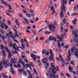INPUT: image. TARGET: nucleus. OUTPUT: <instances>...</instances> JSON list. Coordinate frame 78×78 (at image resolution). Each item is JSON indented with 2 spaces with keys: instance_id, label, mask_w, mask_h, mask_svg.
Here are the masks:
<instances>
[{
  "instance_id": "1",
  "label": "nucleus",
  "mask_w": 78,
  "mask_h": 78,
  "mask_svg": "<svg viewBox=\"0 0 78 78\" xmlns=\"http://www.w3.org/2000/svg\"><path fill=\"white\" fill-rule=\"evenodd\" d=\"M59 69V67L58 66H57L56 68L54 67L53 69L52 68H50L49 69V72L50 73H53V75H54V74H56V71L58 72ZM55 70H56V71H55Z\"/></svg>"
},
{
  "instance_id": "2",
  "label": "nucleus",
  "mask_w": 78,
  "mask_h": 78,
  "mask_svg": "<svg viewBox=\"0 0 78 78\" xmlns=\"http://www.w3.org/2000/svg\"><path fill=\"white\" fill-rule=\"evenodd\" d=\"M61 12L60 13V16L61 17H62L64 16V15H63V11L62 10L63 9L64 12H65V11H66V7H65L64 6H61Z\"/></svg>"
},
{
  "instance_id": "3",
  "label": "nucleus",
  "mask_w": 78,
  "mask_h": 78,
  "mask_svg": "<svg viewBox=\"0 0 78 78\" xmlns=\"http://www.w3.org/2000/svg\"><path fill=\"white\" fill-rule=\"evenodd\" d=\"M48 61V59H47V58H44V59H42V62L43 63H44V64H45L48 67L49 66V64H48V62H46Z\"/></svg>"
},
{
  "instance_id": "4",
  "label": "nucleus",
  "mask_w": 78,
  "mask_h": 78,
  "mask_svg": "<svg viewBox=\"0 0 78 78\" xmlns=\"http://www.w3.org/2000/svg\"><path fill=\"white\" fill-rule=\"evenodd\" d=\"M68 55L67 56L68 59V61H70V59L71 57H70L71 56H72V54L70 53V50H69L68 51Z\"/></svg>"
},
{
  "instance_id": "5",
  "label": "nucleus",
  "mask_w": 78,
  "mask_h": 78,
  "mask_svg": "<svg viewBox=\"0 0 78 78\" xmlns=\"http://www.w3.org/2000/svg\"><path fill=\"white\" fill-rule=\"evenodd\" d=\"M62 5L64 6L65 5H66L67 3V0H62Z\"/></svg>"
},
{
  "instance_id": "6",
  "label": "nucleus",
  "mask_w": 78,
  "mask_h": 78,
  "mask_svg": "<svg viewBox=\"0 0 78 78\" xmlns=\"http://www.w3.org/2000/svg\"><path fill=\"white\" fill-rule=\"evenodd\" d=\"M24 71V69H18V72L19 73L20 75H22V72Z\"/></svg>"
},
{
  "instance_id": "7",
  "label": "nucleus",
  "mask_w": 78,
  "mask_h": 78,
  "mask_svg": "<svg viewBox=\"0 0 78 78\" xmlns=\"http://www.w3.org/2000/svg\"><path fill=\"white\" fill-rule=\"evenodd\" d=\"M6 65H7V66H5V68L6 69V68H7V67H9V66H10V67H11V68H12V64H11L10 65V63H9V61H8V63H7Z\"/></svg>"
},
{
  "instance_id": "8",
  "label": "nucleus",
  "mask_w": 78,
  "mask_h": 78,
  "mask_svg": "<svg viewBox=\"0 0 78 78\" xmlns=\"http://www.w3.org/2000/svg\"><path fill=\"white\" fill-rule=\"evenodd\" d=\"M17 65H15L14 66V67L15 68H20L21 67V65L20 64H19L18 63H17Z\"/></svg>"
},
{
  "instance_id": "9",
  "label": "nucleus",
  "mask_w": 78,
  "mask_h": 78,
  "mask_svg": "<svg viewBox=\"0 0 78 78\" xmlns=\"http://www.w3.org/2000/svg\"><path fill=\"white\" fill-rule=\"evenodd\" d=\"M54 58V55H51V56L49 58V59L50 61H54L53 58Z\"/></svg>"
},
{
  "instance_id": "10",
  "label": "nucleus",
  "mask_w": 78,
  "mask_h": 78,
  "mask_svg": "<svg viewBox=\"0 0 78 78\" xmlns=\"http://www.w3.org/2000/svg\"><path fill=\"white\" fill-rule=\"evenodd\" d=\"M10 72H11L12 75H14L16 73L15 71H14V69H10Z\"/></svg>"
},
{
  "instance_id": "11",
  "label": "nucleus",
  "mask_w": 78,
  "mask_h": 78,
  "mask_svg": "<svg viewBox=\"0 0 78 78\" xmlns=\"http://www.w3.org/2000/svg\"><path fill=\"white\" fill-rule=\"evenodd\" d=\"M10 63L12 64H15L16 63V60L15 59H13L12 58Z\"/></svg>"
},
{
  "instance_id": "12",
  "label": "nucleus",
  "mask_w": 78,
  "mask_h": 78,
  "mask_svg": "<svg viewBox=\"0 0 78 78\" xmlns=\"http://www.w3.org/2000/svg\"><path fill=\"white\" fill-rule=\"evenodd\" d=\"M74 35L75 37H77V33H76V31H74L72 33Z\"/></svg>"
},
{
  "instance_id": "13",
  "label": "nucleus",
  "mask_w": 78,
  "mask_h": 78,
  "mask_svg": "<svg viewBox=\"0 0 78 78\" xmlns=\"http://www.w3.org/2000/svg\"><path fill=\"white\" fill-rule=\"evenodd\" d=\"M68 69L70 73H71L73 72V69L71 67V66H69Z\"/></svg>"
},
{
  "instance_id": "14",
  "label": "nucleus",
  "mask_w": 78,
  "mask_h": 78,
  "mask_svg": "<svg viewBox=\"0 0 78 78\" xmlns=\"http://www.w3.org/2000/svg\"><path fill=\"white\" fill-rule=\"evenodd\" d=\"M8 60H6V61L4 60L3 63V66H5V65H6V64L8 63Z\"/></svg>"
},
{
  "instance_id": "15",
  "label": "nucleus",
  "mask_w": 78,
  "mask_h": 78,
  "mask_svg": "<svg viewBox=\"0 0 78 78\" xmlns=\"http://www.w3.org/2000/svg\"><path fill=\"white\" fill-rule=\"evenodd\" d=\"M72 22L73 25H76V19H75L74 20H73Z\"/></svg>"
},
{
  "instance_id": "16",
  "label": "nucleus",
  "mask_w": 78,
  "mask_h": 78,
  "mask_svg": "<svg viewBox=\"0 0 78 78\" xmlns=\"http://www.w3.org/2000/svg\"><path fill=\"white\" fill-rule=\"evenodd\" d=\"M53 36H49V37L48 38V41H53Z\"/></svg>"
},
{
  "instance_id": "17",
  "label": "nucleus",
  "mask_w": 78,
  "mask_h": 78,
  "mask_svg": "<svg viewBox=\"0 0 78 78\" xmlns=\"http://www.w3.org/2000/svg\"><path fill=\"white\" fill-rule=\"evenodd\" d=\"M5 25H6L5 23L2 22V23H1V28H2V29H3V28H4V25L5 26Z\"/></svg>"
},
{
  "instance_id": "18",
  "label": "nucleus",
  "mask_w": 78,
  "mask_h": 78,
  "mask_svg": "<svg viewBox=\"0 0 78 78\" xmlns=\"http://www.w3.org/2000/svg\"><path fill=\"white\" fill-rule=\"evenodd\" d=\"M5 49L6 51V52H7V53H11V52H10V51L8 50V48H7V47H5Z\"/></svg>"
},
{
  "instance_id": "19",
  "label": "nucleus",
  "mask_w": 78,
  "mask_h": 78,
  "mask_svg": "<svg viewBox=\"0 0 78 78\" xmlns=\"http://www.w3.org/2000/svg\"><path fill=\"white\" fill-rule=\"evenodd\" d=\"M35 58H33V59L34 60V62H36V59H37V56L36 55H34V57Z\"/></svg>"
},
{
  "instance_id": "20",
  "label": "nucleus",
  "mask_w": 78,
  "mask_h": 78,
  "mask_svg": "<svg viewBox=\"0 0 78 78\" xmlns=\"http://www.w3.org/2000/svg\"><path fill=\"white\" fill-rule=\"evenodd\" d=\"M54 75H53V74H52L51 73L50 75V76L51 78H53H53H54V77H55V76H56V75H55V74H53Z\"/></svg>"
},
{
  "instance_id": "21",
  "label": "nucleus",
  "mask_w": 78,
  "mask_h": 78,
  "mask_svg": "<svg viewBox=\"0 0 78 78\" xmlns=\"http://www.w3.org/2000/svg\"><path fill=\"white\" fill-rule=\"evenodd\" d=\"M78 51H76V52L74 53V55H75V56L76 57V58H78Z\"/></svg>"
},
{
  "instance_id": "22",
  "label": "nucleus",
  "mask_w": 78,
  "mask_h": 78,
  "mask_svg": "<svg viewBox=\"0 0 78 78\" xmlns=\"http://www.w3.org/2000/svg\"><path fill=\"white\" fill-rule=\"evenodd\" d=\"M15 22L16 25H18V26H20V25H19V21L17 20H16Z\"/></svg>"
},
{
  "instance_id": "23",
  "label": "nucleus",
  "mask_w": 78,
  "mask_h": 78,
  "mask_svg": "<svg viewBox=\"0 0 78 78\" xmlns=\"http://www.w3.org/2000/svg\"><path fill=\"white\" fill-rule=\"evenodd\" d=\"M23 74L24 76H27V73L26 71H23Z\"/></svg>"
},
{
  "instance_id": "24",
  "label": "nucleus",
  "mask_w": 78,
  "mask_h": 78,
  "mask_svg": "<svg viewBox=\"0 0 78 78\" xmlns=\"http://www.w3.org/2000/svg\"><path fill=\"white\" fill-rule=\"evenodd\" d=\"M13 48L14 50H16V44H15V43H14L13 44Z\"/></svg>"
},
{
  "instance_id": "25",
  "label": "nucleus",
  "mask_w": 78,
  "mask_h": 78,
  "mask_svg": "<svg viewBox=\"0 0 78 78\" xmlns=\"http://www.w3.org/2000/svg\"><path fill=\"white\" fill-rule=\"evenodd\" d=\"M8 58H10L11 57H12V55H11V52L10 53H9L8 55Z\"/></svg>"
},
{
  "instance_id": "26",
  "label": "nucleus",
  "mask_w": 78,
  "mask_h": 78,
  "mask_svg": "<svg viewBox=\"0 0 78 78\" xmlns=\"http://www.w3.org/2000/svg\"><path fill=\"white\" fill-rule=\"evenodd\" d=\"M48 27L50 31H52V30H51V29L52 28V26L51 25H49Z\"/></svg>"
},
{
  "instance_id": "27",
  "label": "nucleus",
  "mask_w": 78,
  "mask_h": 78,
  "mask_svg": "<svg viewBox=\"0 0 78 78\" xmlns=\"http://www.w3.org/2000/svg\"><path fill=\"white\" fill-rule=\"evenodd\" d=\"M23 19L24 20L25 22L26 23H28V24H29V22H28V20L27 19H25V18H23Z\"/></svg>"
},
{
  "instance_id": "28",
  "label": "nucleus",
  "mask_w": 78,
  "mask_h": 78,
  "mask_svg": "<svg viewBox=\"0 0 78 78\" xmlns=\"http://www.w3.org/2000/svg\"><path fill=\"white\" fill-rule=\"evenodd\" d=\"M22 59H21V58H19V61L18 62V63H19V64H21L22 63Z\"/></svg>"
},
{
  "instance_id": "29",
  "label": "nucleus",
  "mask_w": 78,
  "mask_h": 78,
  "mask_svg": "<svg viewBox=\"0 0 78 78\" xmlns=\"http://www.w3.org/2000/svg\"><path fill=\"white\" fill-rule=\"evenodd\" d=\"M26 16H27V17H29V18L31 17V15L30 14H26Z\"/></svg>"
},
{
  "instance_id": "30",
  "label": "nucleus",
  "mask_w": 78,
  "mask_h": 78,
  "mask_svg": "<svg viewBox=\"0 0 78 78\" xmlns=\"http://www.w3.org/2000/svg\"><path fill=\"white\" fill-rule=\"evenodd\" d=\"M8 45L10 47H12V43H10Z\"/></svg>"
},
{
  "instance_id": "31",
  "label": "nucleus",
  "mask_w": 78,
  "mask_h": 78,
  "mask_svg": "<svg viewBox=\"0 0 78 78\" xmlns=\"http://www.w3.org/2000/svg\"><path fill=\"white\" fill-rule=\"evenodd\" d=\"M50 53L51 54V55H54L53 54V51L51 50H50L49 51Z\"/></svg>"
},
{
  "instance_id": "32",
  "label": "nucleus",
  "mask_w": 78,
  "mask_h": 78,
  "mask_svg": "<svg viewBox=\"0 0 78 78\" xmlns=\"http://www.w3.org/2000/svg\"><path fill=\"white\" fill-rule=\"evenodd\" d=\"M53 41H54L55 42H56V41H57V39L55 37H54L53 38Z\"/></svg>"
},
{
  "instance_id": "33",
  "label": "nucleus",
  "mask_w": 78,
  "mask_h": 78,
  "mask_svg": "<svg viewBox=\"0 0 78 78\" xmlns=\"http://www.w3.org/2000/svg\"><path fill=\"white\" fill-rule=\"evenodd\" d=\"M8 7L9 8V9L11 10L12 9V7H11V5L9 4L8 5Z\"/></svg>"
},
{
  "instance_id": "34",
  "label": "nucleus",
  "mask_w": 78,
  "mask_h": 78,
  "mask_svg": "<svg viewBox=\"0 0 78 78\" xmlns=\"http://www.w3.org/2000/svg\"><path fill=\"white\" fill-rule=\"evenodd\" d=\"M3 4L5 5L6 6H8V3L6 2H4Z\"/></svg>"
},
{
  "instance_id": "35",
  "label": "nucleus",
  "mask_w": 78,
  "mask_h": 78,
  "mask_svg": "<svg viewBox=\"0 0 78 78\" xmlns=\"http://www.w3.org/2000/svg\"><path fill=\"white\" fill-rule=\"evenodd\" d=\"M74 50H75V48L73 47L71 49V53H73V51H74Z\"/></svg>"
},
{
  "instance_id": "36",
  "label": "nucleus",
  "mask_w": 78,
  "mask_h": 78,
  "mask_svg": "<svg viewBox=\"0 0 78 78\" xmlns=\"http://www.w3.org/2000/svg\"><path fill=\"white\" fill-rule=\"evenodd\" d=\"M61 60L62 61V63L65 64V61H64V60L63 58H61Z\"/></svg>"
},
{
  "instance_id": "37",
  "label": "nucleus",
  "mask_w": 78,
  "mask_h": 78,
  "mask_svg": "<svg viewBox=\"0 0 78 78\" xmlns=\"http://www.w3.org/2000/svg\"><path fill=\"white\" fill-rule=\"evenodd\" d=\"M50 33H51V32H45L44 34H50Z\"/></svg>"
},
{
  "instance_id": "38",
  "label": "nucleus",
  "mask_w": 78,
  "mask_h": 78,
  "mask_svg": "<svg viewBox=\"0 0 78 78\" xmlns=\"http://www.w3.org/2000/svg\"><path fill=\"white\" fill-rule=\"evenodd\" d=\"M1 33L2 34H5V32L3 30H1Z\"/></svg>"
},
{
  "instance_id": "39",
  "label": "nucleus",
  "mask_w": 78,
  "mask_h": 78,
  "mask_svg": "<svg viewBox=\"0 0 78 78\" xmlns=\"http://www.w3.org/2000/svg\"><path fill=\"white\" fill-rule=\"evenodd\" d=\"M5 29L6 30H8V29L9 28L6 24H5Z\"/></svg>"
},
{
  "instance_id": "40",
  "label": "nucleus",
  "mask_w": 78,
  "mask_h": 78,
  "mask_svg": "<svg viewBox=\"0 0 78 78\" xmlns=\"http://www.w3.org/2000/svg\"><path fill=\"white\" fill-rule=\"evenodd\" d=\"M46 55H47V56H48L49 55V52L48 51H47L46 52Z\"/></svg>"
},
{
  "instance_id": "41",
  "label": "nucleus",
  "mask_w": 78,
  "mask_h": 78,
  "mask_svg": "<svg viewBox=\"0 0 78 78\" xmlns=\"http://www.w3.org/2000/svg\"><path fill=\"white\" fill-rule=\"evenodd\" d=\"M3 69V66H0V71H1Z\"/></svg>"
},
{
  "instance_id": "42",
  "label": "nucleus",
  "mask_w": 78,
  "mask_h": 78,
  "mask_svg": "<svg viewBox=\"0 0 78 78\" xmlns=\"http://www.w3.org/2000/svg\"><path fill=\"white\" fill-rule=\"evenodd\" d=\"M45 50H43L42 52V55H43V54H45V53H46V52H45Z\"/></svg>"
},
{
  "instance_id": "43",
  "label": "nucleus",
  "mask_w": 78,
  "mask_h": 78,
  "mask_svg": "<svg viewBox=\"0 0 78 78\" xmlns=\"http://www.w3.org/2000/svg\"><path fill=\"white\" fill-rule=\"evenodd\" d=\"M71 64L73 66H74L75 65V63H74V61L73 60H72L71 61Z\"/></svg>"
},
{
  "instance_id": "44",
  "label": "nucleus",
  "mask_w": 78,
  "mask_h": 78,
  "mask_svg": "<svg viewBox=\"0 0 78 78\" xmlns=\"http://www.w3.org/2000/svg\"><path fill=\"white\" fill-rule=\"evenodd\" d=\"M56 37L58 39H59L60 38V36L58 35H57L56 36Z\"/></svg>"
},
{
  "instance_id": "45",
  "label": "nucleus",
  "mask_w": 78,
  "mask_h": 78,
  "mask_svg": "<svg viewBox=\"0 0 78 78\" xmlns=\"http://www.w3.org/2000/svg\"><path fill=\"white\" fill-rule=\"evenodd\" d=\"M30 66V64H26V68H28V67H29Z\"/></svg>"
},
{
  "instance_id": "46",
  "label": "nucleus",
  "mask_w": 78,
  "mask_h": 78,
  "mask_svg": "<svg viewBox=\"0 0 78 78\" xmlns=\"http://www.w3.org/2000/svg\"><path fill=\"white\" fill-rule=\"evenodd\" d=\"M63 23L64 24H65L66 23V20L65 19H63Z\"/></svg>"
},
{
  "instance_id": "47",
  "label": "nucleus",
  "mask_w": 78,
  "mask_h": 78,
  "mask_svg": "<svg viewBox=\"0 0 78 78\" xmlns=\"http://www.w3.org/2000/svg\"><path fill=\"white\" fill-rule=\"evenodd\" d=\"M3 44H1V50H3Z\"/></svg>"
},
{
  "instance_id": "48",
  "label": "nucleus",
  "mask_w": 78,
  "mask_h": 78,
  "mask_svg": "<svg viewBox=\"0 0 78 78\" xmlns=\"http://www.w3.org/2000/svg\"><path fill=\"white\" fill-rule=\"evenodd\" d=\"M51 66L52 67H53V69L54 68V67H55V65H54V64L53 63H51Z\"/></svg>"
},
{
  "instance_id": "49",
  "label": "nucleus",
  "mask_w": 78,
  "mask_h": 78,
  "mask_svg": "<svg viewBox=\"0 0 78 78\" xmlns=\"http://www.w3.org/2000/svg\"><path fill=\"white\" fill-rule=\"evenodd\" d=\"M76 42H77V43H76V46L77 47H78V39H76Z\"/></svg>"
},
{
  "instance_id": "50",
  "label": "nucleus",
  "mask_w": 78,
  "mask_h": 78,
  "mask_svg": "<svg viewBox=\"0 0 78 78\" xmlns=\"http://www.w3.org/2000/svg\"><path fill=\"white\" fill-rule=\"evenodd\" d=\"M30 66H32V67H34V65L33 64V63L32 62H30Z\"/></svg>"
},
{
  "instance_id": "51",
  "label": "nucleus",
  "mask_w": 78,
  "mask_h": 78,
  "mask_svg": "<svg viewBox=\"0 0 78 78\" xmlns=\"http://www.w3.org/2000/svg\"><path fill=\"white\" fill-rule=\"evenodd\" d=\"M13 54H16V55H17V54H18V52H17V51H14V52H13Z\"/></svg>"
},
{
  "instance_id": "52",
  "label": "nucleus",
  "mask_w": 78,
  "mask_h": 78,
  "mask_svg": "<svg viewBox=\"0 0 78 78\" xmlns=\"http://www.w3.org/2000/svg\"><path fill=\"white\" fill-rule=\"evenodd\" d=\"M21 48H25V45H24L23 44H22L21 45Z\"/></svg>"
},
{
  "instance_id": "53",
  "label": "nucleus",
  "mask_w": 78,
  "mask_h": 78,
  "mask_svg": "<svg viewBox=\"0 0 78 78\" xmlns=\"http://www.w3.org/2000/svg\"><path fill=\"white\" fill-rule=\"evenodd\" d=\"M69 23H66V25L67 28H68V27H69Z\"/></svg>"
},
{
  "instance_id": "54",
  "label": "nucleus",
  "mask_w": 78,
  "mask_h": 78,
  "mask_svg": "<svg viewBox=\"0 0 78 78\" xmlns=\"http://www.w3.org/2000/svg\"><path fill=\"white\" fill-rule=\"evenodd\" d=\"M9 34H10V37L12 36V32L10 31L9 32Z\"/></svg>"
},
{
  "instance_id": "55",
  "label": "nucleus",
  "mask_w": 78,
  "mask_h": 78,
  "mask_svg": "<svg viewBox=\"0 0 78 78\" xmlns=\"http://www.w3.org/2000/svg\"><path fill=\"white\" fill-rule=\"evenodd\" d=\"M58 48H61V44H60V43H58Z\"/></svg>"
},
{
  "instance_id": "56",
  "label": "nucleus",
  "mask_w": 78,
  "mask_h": 78,
  "mask_svg": "<svg viewBox=\"0 0 78 78\" xmlns=\"http://www.w3.org/2000/svg\"><path fill=\"white\" fill-rule=\"evenodd\" d=\"M56 59L59 62H60V61H61V59H60V58H59L58 57H57Z\"/></svg>"
},
{
  "instance_id": "57",
  "label": "nucleus",
  "mask_w": 78,
  "mask_h": 78,
  "mask_svg": "<svg viewBox=\"0 0 78 78\" xmlns=\"http://www.w3.org/2000/svg\"><path fill=\"white\" fill-rule=\"evenodd\" d=\"M69 27L71 30H73V27L72 26H70Z\"/></svg>"
},
{
  "instance_id": "58",
  "label": "nucleus",
  "mask_w": 78,
  "mask_h": 78,
  "mask_svg": "<svg viewBox=\"0 0 78 78\" xmlns=\"http://www.w3.org/2000/svg\"><path fill=\"white\" fill-rule=\"evenodd\" d=\"M3 57H4L5 58L6 57V53H4L3 54Z\"/></svg>"
},
{
  "instance_id": "59",
  "label": "nucleus",
  "mask_w": 78,
  "mask_h": 78,
  "mask_svg": "<svg viewBox=\"0 0 78 78\" xmlns=\"http://www.w3.org/2000/svg\"><path fill=\"white\" fill-rule=\"evenodd\" d=\"M22 11L24 13H25V14H27V12L26 11L23 9Z\"/></svg>"
},
{
  "instance_id": "60",
  "label": "nucleus",
  "mask_w": 78,
  "mask_h": 78,
  "mask_svg": "<svg viewBox=\"0 0 78 78\" xmlns=\"http://www.w3.org/2000/svg\"><path fill=\"white\" fill-rule=\"evenodd\" d=\"M29 75L30 77V78H33V77H32V75H31V74L29 73Z\"/></svg>"
},
{
  "instance_id": "61",
  "label": "nucleus",
  "mask_w": 78,
  "mask_h": 78,
  "mask_svg": "<svg viewBox=\"0 0 78 78\" xmlns=\"http://www.w3.org/2000/svg\"><path fill=\"white\" fill-rule=\"evenodd\" d=\"M64 36L65 38H66V37H67V34H66V33H64Z\"/></svg>"
},
{
  "instance_id": "62",
  "label": "nucleus",
  "mask_w": 78,
  "mask_h": 78,
  "mask_svg": "<svg viewBox=\"0 0 78 78\" xmlns=\"http://www.w3.org/2000/svg\"><path fill=\"white\" fill-rule=\"evenodd\" d=\"M53 12L51 13V14H55V13H56V11H55V10H53Z\"/></svg>"
},
{
  "instance_id": "63",
  "label": "nucleus",
  "mask_w": 78,
  "mask_h": 78,
  "mask_svg": "<svg viewBox=\"0 0 78 78\" xmlns=\"http://www.w3.org/2000/svg\"><path fill=\"white\" fill-rule=\"evenodd\" d=\"M51 11H54V7L53 6L51 7Z\"/></svg>"
},
{
  "instance_id": "64",
  "label": "nucleus",
  "mask_w": 78,
  "mask_h": 78,
  "mask_svg": "<svg viewBox=\"0 0 78 78\" xmlns=\"http://www.w3.org/2000/svg\"><path fill=\"white\" fill-rule=\"evenodd\" d=\"M61 32H62V31H63V27H61Z\"/></svg>"
}]
</instances>
